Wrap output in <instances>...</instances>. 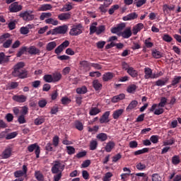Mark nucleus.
I'll return each instance as SVG.
<instances>
[{
  "label": "nucleus",
  "mask_w": 181,
  "mask_h": 181,
  "mask_svg": "<svg viewBox=\"0 0 181 181\" xmlns=\"http://www.w3.org/2000/svg\"><path fill=\"white\" fill-rule=\"evenodd\" d=\"M25 66L24 62H20L13 66L12 76L18 77V78H28V71L23 67Z\"/></svg>",
  "instance_id": "f257e3e1"
},
{
  "label": "nucleus",
  "mask_w": 181,
  "mask_h": 181,
  "mask_svg": "<svg viewBox=\"0 0 181 181\" xmlns=\"http://www.w3.org/2000/svg\"><path fill=\"white\" fill-rule=\"evenodd\" d=\"M26 173H28V167L26 165H23V170H16L14 172V177H16L14 181H23L26 177ZM24 176V177H23Z\"/></svg>",
  "instance_id": "f03ea898"
},
{
  "label": "nucleus",
  "mask_w": 181,
  "mask_h": 181,
  "mask_svg": "<svg viewBox=\"0 0 181 181\" xmlns=\"http://www.w3.org/2000/svg\"><path fill=\"white\" fill-rule=\"evenodd\" d=\"M83 33V25L76 24L71 26V29L69 31L71 36H78Z\"/></svg>",
  "instance_id": "7ed1b4c3"
},
{
  "label": "nucleus",
  "mask_w": 181,
  "mask_h": 181,
  "mask_svg": "<svg viewBox=\"0 0 181 181\" xmlns=\"http://www.w3.org/2000/svg\"><path fill=\"white\" fill-rule=\"evenodd\" d=\"M27 149L28 152H33V151H35L37 159L39 158V156L40 155V146H39L37 144H30L28 146Z\"/></svg>",
  "instance_id": "20e7f679"
},
{
  "label": "nucleus",
  "mask_w": 181,
  "mask_h": 181,
  "mask_svg": "<svg viewBox=\"0 0 181 181\" xmlns=\"http://www.w3.org/2000/svg\"><path fill=\"white\" fill-rule=\"evenodd\" d=\"M67 32V25H61L52 30V35H64Z\"/></svg>",
  "instance_id": "39448f33"
},
{
  "label": "nucleus",
  "mask_w": 181,
  "mask_h": 181,
  "mask_svg": "<svg viewBox=\"0 0 181 181\" xmlns=\"http://www.w3.org/2000/svg\"><path fill=\"white\" fill-rule=\"evenodd\" d=\"M33 11H25L20 14L21 18H23V21H29L35 19V15H33Z\"/></svg>",
  "instance_id": "423d86ee"
},
{
  "label": "nucleus",
  "mask_w": 181,
  "mask_h": 181,
  "mask_svg": "<svg viewBox=\"0 0 181 181\" xmlns=\"http://www.w3.org/2000/svg\"><path fill=\"white\" fill-rule=\"evenodd\" d=\"M61 170H64V165L56 161V163L52 168V173L54 174L62 173Z\"/></svg>",
  "instance_id": "0eeeda50"
},
{
  "label": "nucleus",
  "mask_w": 181,
  "mask_h": 181,
  "mask_svg": "<svg viewBox=\"0 0 181 181\" xmlns=\"http://www.w3.org/2000/svg\"><path fill=\"white\" fill-rule=\"evenodd\" d=\"M23 6L21 5H19L18 2H14L11 4L9 6V11L10 12L15 13L16 12H20V11H22Z\"/></svg>",
  "instance_id": "6e6552de"
},
{
  "label": "nucleus",
  "mask_w": 181,
  "mask_h": 181,
  "mask_svg": "<svg viewBox=\"0 0 181 181\" xmlns=\"http://www.w3.org/2000/svg\"><path fill=\"white\" fill-rule=\"evenodd\" d=\"M144 78H146V80L149 78L153 79L156 77L155 76V74L152 73V69L149 67H146L144 69Z\"/></svg>",
  "instance_id": "1a4fd4ad"
},
{
  "label": "nucleus",
  "mask_w": 181,
  "mask_h": 181,
  "mask_svg": "<svg viewBox=\"0 0 181 181\" xmlns=\"http://www.w3.org/2000/svg\"><path fill=\"white\" fill-rule=\"evenodd\" d=\"M13 100L16 103H26L28 97H26L25 95H16L13 96Z\"/></svg>",
  "instance_id": "9d476101"
},
{
  "label": "nucleus",
  "mask_w": 181,
  "mask_h": 181,
  "mask_svg": "<svg viewBox=\"0 0 181 181\" xmlns=\"http://www.w3.org/2000/svg\"><path fill=\"white\" fill-rule=\"evenodd\" d=\"M110 111L105 112L100 118V124H107L110 121Z\"/></svg>",
  "instance_id": "9b49d317"
},
{
  "label": "nucleus",
  "mask_w": 181,
  "mask_h": 181,
  "mask_svg": "<svg viewBox=\"0 0 181 181\" xmlns=\"http://www.w3.org/2000/svg\"><path fill=\"white\" fill-rule=\"evenodd\" d=\"M115 77V74L112 72H106L103 76V81H110Z\"/></svg>",
  "instance_id": "f8f14e48"
},
{
  "label": "nucleus",
  "mask_w": 181,
  "mask_h": 181,
  "mask_svg": "<svg viewBox=\"0 0 181 181\" xmlns=\"http://www.w3.org/2000/svg\"><path fill=\"white\" fill-rule=\"evenodd\" d=\"M71 18V13H62L59 15H58V19L59 21H69Z\"/></svg>",
  "instance_id": "ddd939ff"
},
{
  "label": "nucleus",
  "mask_w": 181,
  "mask_h": 181,
  "mask_svg": "<svg viewBox=\"0 0 181 181\" xmlns=\"http://www.w3.org/2000/svg\"><path fill=\"white\" fill-rule=\"evenodd\" d=\"M115 148V142L110 141L105 146V151L107 153L111 152Z\"/></svg>",
  "instance_id": "4468645a"
},
{
  "label": "nucleus",
  "mask_w": 181,
  "mask_h": 181,
  "mask_svg": "<svg viewBox=\"0 0 181 181\" xmlns=\"http://www.w3.org/2000/svg\"><path fill=\"white\" fill-rule=\"evenodd\" d=\"M144 29V23H139L133 27V35H138V32H141Z\"/></svg>",
  "instance_id": "2eb2a0df"
},
{
  "label": "nucleus",
  "mask_w": 181,
  "mask_h": 181,
  "mask_svg": "<svg viewBox=\"0 0 181 181\" xmlns=\"http://www.w3.org/2000/svg\"><path fill=\"white\" fill-rule=\"evenodd\" d=\"M168 81H169V78L158 79L155 82V86H157V87H163V86H166V84H168Z\"/></svg>",
  "instance_id": "dca6fc26"
},
{
  "label": "nucleus",
  "mask_w": 181,
  "mask_h": 181,
  "mask_svg": "<svg viewBox=\"0 0 181 181\" xmlns=\"http://www.w3.org/2000/svg\"><path fill=\"white\" fill-rule=\"evenodd\" d=\"M138 107V102L136 100H132L129 105L126 108V111L127 112H129L132 111L134 108H136Z\"/></svg>",
  "instance_id": "f3484780"
},
{
  "label": "nucleus",
  "mask_w": 181,
  "mask_h": 181,
  "mask_svg": "<svg viewBox=\"0 0 181 181\" xmlns=\"http://www.w3.org/2000/svg\"><path fill=\"white\" fill-rule=\"evenodd\" d=\"M121 36L124 37V39H129L130 37L132 36V31H131V28H127L122 33Z\"/></svg>",
  "instance_id": "a211bd4d"
},
{
  "label": "nucleus",
  "mask_w": 181,
  "mask_h": 181,
  "mask_svg": "<svg viewBox=\"0 0 181 181\" xmlns=\"http://www.w3.org/2000/svg\"><path fill=\"white\" fill-rule=\"evenodd\" d=\"M136 18H138V14H136V13L134 12L132 13L128 14L126 16H124L122 18L123 21H134V19H136Z\"/></svg>",
  "instance_id": "6ab92c4d"
},
{
  "label": "nucleus",
  "mask_w": 181,
  "mask_h": 181,
  "mask_svg": "<svg viewBox=\"0 0 181 181\" xmlns=\"http://www.w3.org/2000/svg\"><path fill=\"white\" fill-rule=\"evenodd\" d=\"M127 73L133 78L138 77V71L135 70L132 66L127 69Z\"/></svg>",
  "instance_id": "aec40b11"
},
{
  "label": "nucleus",
  "mask_w": 181,
  "mask_h": 181,
  "mask_svg": "<svg viewBox=\"0 0 181 181\" xmlns=\"http://www.w3.org/2000/svg\"><path fill=\"white\" fill-rule=\"evenodd\" d=\"M53 8V6H52L51 4H42L39 8H38V11L40 12H45L46 11H50V9H52Z\"/></svg>",
  "instance_id": "412c9836"
},
{
  "label": "nucleus",
  "mask_w": 181,
  "mask_h": 181,
  "mask_svg": "<svg viewBox=\"0 0 181 181\" xmlns=\"http://www.w3.org/2000/svg\"><path fill=\"white\" fill-rule=\"evenodd\" d=\"M110 5H111V3L109 4L103 3V4L100 5L98 10L100 11V12H101V13H107L108 11V9L107 8H108V6H110Z\"/></svg>",
  "instance_id": "4be33fe9"
},
{
  "label": "nucleus",
  "mask_w": 181,
  "mask_h": 181,
  "mask_svg": "<svg viewBox=\"0 0 181 181\" xmlns=\"http://www.w3.org/2000/svg\"><path fill=\"white\" fill-rule=\"evenodd\" d=\"M11 155H12V149L11 148H6L2 153L3 159H8L11 158Z\"/></svg>",
  "instance_id": "5701e85b"
},
{
  "label": "nucleus",
  "mask_w": 181,
  "mask_h": 181,
  "mask_svg": "<svg viewBox=\"0 0 181 181\" xmlns=\"http://www.w3.org/2000/svg\"><path fill=\"white\" fill-rule=\"evenodd\" d=\"M124 114V110L123 109H118L113 112L112 117L114 119H118L119 117H121V115Z\"/></svg>",
  "instance_id": "b1692460"
},
{
  "label": "nucleus",
  "mask_w": 181,
  "mask_h": 181,
  "mask_svg": "<svg viewBox=\"0 0 181 181\" xmlns=\"http://www.w3.org/2000/svg\"><path fill=\"white\" fill-rule=\"evenodd\" d=\"M57 46V43L56 42L52 41L47 44L46 45V50L47 52H52L55 47Z\"/></svg>",
  "instance_id": "393cba45"
},
{
  "label": "nucleus",
  "mask_w": 181,
  "mask_h": 181,
  "mask_svg": "<svg viewBox=\"0 0 181 181\" xmlns=\"http://www.w3.org/2000/svg\"><path fill=\"white\" fill-rule=\"evenodd\" d=\"M93 87L95 91H100V90L103 88V84H101L98 80H94L93 81Z\"/></svg>",
  "instance_id": "a878e982"
},
{
  "label": "nucleus",
  "mask_w": 181,
  "mask_h": 181,
  "mask_svg": "<svg viewBox=\"0 0 181 181\" xmlns=\"http://www.w3.org/2000/svg\"><path fill=\"white\" fill-rule=\"evenodd\" d=\"M28 52L30 54H39L40 50L36 48L35 46H31L28 49Z\"/></svg>",
  "instance_id": "bb28decb"
},
{
  "label": "nucleus",
  "mask_w": 181,
  "mask_h": 181,
  "mask_svg": "<svg viewBox=\"0 0 181 181\" xmlns=\"http://www.w3.org/2000/svg\"><path fill=\"white\" fill-rule=\"evenodd\" d=\"M45 121L46 119L45 117L40 116L34 120V124L35 125H42V124H43Z\"/></svg>",
  "instance_id": "cd10ccee"
},
{
  "label": "nucleus",
  "mask_w": 181,
  "mask_h": 181,
  "mask_svg": "<svg viewBox=\"0 0 181 181\" xmlns=\"http://www.w3.org/2000/svg\"><path fill=\"white\" fill-rule=\"evenodd\" d=\"M8 57H5V53L0 52V64H2V63H8Z\"/></svg>",
  "instance_id": "c85d7f7f"
},
{
  "label": "nucleus",
  "mask_w": 181,
  "mask_h": 181,
  "mask_svg": "<svg viewBox=\"0 0 181 181\" xmlns=\"http://www.w3.org/2000/svg\"><path fill=\"white\" fill-rule=\"evenodd\" d=\"M152 56L154 57V59H160L161 57H163V53L154 49L152 51Z\"/></svg>",
  "instance_id": "c756f323"
},
{
  "label": "nucleus",
  "mask_w": 181,
  "mask_h": 181,
  "mask_svg": "<svg viewBox=\"0 0 181 181\" xmlns=\"http://www.w3.org/2000/svg\"><path fill=\"white\" fill-rule=\"evenodd\" d=\"M163 146L173 145L175 144V138L170 137L169 139V137H168L167 139L163 142Z\"/></svg>",
  "instance_id": "7c9ffc66"
},
{
  "label": "nucleus",
  "mask_w": 181,
  "mask_h": 181,
  "mask_svg": "<svg viewBox=\"0 0 181 181\" xmlns=\"http://www.w3.org/2000/svg\"><path fill=\"white\" fill-rule=\"evenodd\" d=\"M96 138L101 142H104L108 139V136L105 133H100L96 136Z\"/></svg>",
  "instance_id": "2f4dec72"
},
{
  "label": "nucleus",
  "mask_w": 181,
  "mask_h": 181,
  "mask_svg": "<svg viewBox=\"0 0 181 181\" xmlns=\"http://www.w3.org/2000/svg\"><path fill=\"white\" fill-rule=\"evenodd\" d=\"M45 23H47L48 25H54V26H57V25H59V21L49 18L45 20Z\"/></svg>",
  "instance_id": "473e14b6"
},
{
  "label": "nucleus",
  "mask_w": 181,
  "mask_h": 181,
  "mask_svg": "<svg viewBox=\"0 0 181 181\" xmlns=\"http://www.w3.org/2000/svg\"><path fill=\"white\" fill-rule=\"evenodd\" d=\"M12 42H13L12 39H8L6 41H4V42H1V43H3L2 47L4 49H9V47H11V46L12 45Z\"/></svg>",
  "instance_id": "72a5a7b5"
},
{
  "label": "nucleus",
  "mask_w": 181,
  "mask_h": 181,
  "mask_svg": "<svg viewBox=\"0 0 181 181\" xmlns=\"http://www.w3.org/2000/svg\"><path fill=\"white\" fill-rule=\"evenodd\" d=\"M88 89L86 86H83L81 88H76V93L77 94H86L87 93Z\"/></svg>",
  "instance_id": "f704fd0d"
},
{
  "label": "nucleus",
  "mask_w": 181,
  "mask_h": 181,
  "mask_svg": "<svg viewBox=\"0 0 181 181\" xmlns=\"http://www.w3.org/2000/svg\"><path fill=\"white\" fill-rule=\"evenodd\" d=\"M62 74H60L59 72L53 74L52 75L53 82L60 81V80H62Z\"/></svg>",
  "instance_id": "c9c22d12"
},
{
  "label": "nucleus",
  "mask_w": 181,
  "mask_h": 181,
  "mask_svg": "<svg viewBox=\"0 0 181 181\" xmlns=\"http://www.w3.org/2000/svg\"><path fill=\"white\" fill-rule=\"evenodd\" d=\"M73 9V6L71 4H65L62 8H61L59 11L60 12H69V11H71Z\"/></svg>",
  "instance_id": "e433bc0d"
},
{
  "label": "nucleus",
  "mask_w": 181,
  "mask_h": 181,
  "mask_svg": "<svg viewBox=\"0 0 181 181\" xmlns=\"http://www.w3.org/2000/svg\"><path fill=\"white\" fill-rule=\"evenodd\" d=\"M101 110L98 107H91L89 111V115H97V114H100Z\"/></svg>",
  "instance_id": "4c0bfd02"
},
{
  "label": "nucleus",
  "mask_w": 181,
  "mask_h": 181,
  "mask_svg": "<svg viewBox=\"0 0 181 181\" xmlns=\"http://www.w3.org/2000/svg\"><path fill=\"white\" fill-rule=\"evenodd\" d=\"M11 37V34L9 33H6L0 36V42L1 43H4L6 42V39H9Z\"/></svg>",
  "instance_id": "58836bf2"
},
{
  "label": "nucleus",
  "mask_w": 181,
  "mask_h": 181,
  "mask_svg": "<svg viewBox=\"0 0 181 181\" xmlns=\"http://www.w3.org/2000/svg\"><path fill=\"white\" fill-rule=\"evenodd\" d=\"M118 9H119V5L115 4L112 6L108 11L109 15H113L114 12H115V11H118Z\"/></svg>",
  "instance_id": "ea45409f"
},
{
  "label": "nucleus",
  "mask_w": 181,
  "mask_h": 181,
  "mask_svg": "<svg viewBox=\"0 0 181 181\" xmlns=\"http://www.w3.org/2000/svg\"><path fill=\"white\" fill-rule=\"evenodd\" d=\"M16 136H18V132H13L6 135V139H13V138H16Z\"/></svg>",
  "instance_id": "a19ab883"
},
{
  "label": "nucleus",
  "mask_w": 181,
  "mask_h": 181,
  "mask_svg": "<svg viewBox=\"0 0 181 181\" xmlns=\"http://www.w3.org/2000/svg\"><path fill=\"white\" fill-rule=\"evenodd\" d=\"M43 80L45 81V83H53V76L46 74L43 76Z\"/></svg>",
  "instance_id": "79ce46f5"
},
{
  "label": "nucleus",
  "mask_w": 181,
  "mask_h": 181,
  "mask_svg": "<svg viewBox=\"0 0 181 181\" xmlns=\"http://www.w3.org/2000/svg\"><path fill=\"white\" fill-rule=\"evenodd\" d=\"M173 9H175V6H173V5L169 6L168 4H164L163 6V11L164 12H167V13H168V11H173Z\"/></svg>",
  "instance_id": "37998d69"
},
{
  "label": "nucleus",
  "mask_w": 181,
  "mask_h": 181,
  "mask_svg": "<svg viewBox=\"0 0 181 181\" xmlns=\"http://www.w3.org/2000/svg\"><path fill=\"white\" fill-rule=\"evenodd\" d=\"M97 146H98V143L95 140H93L90 143V150L95 151L97 149Z\"/></svg>",
  "instance_id": "c03bdc74"
},
{
  "label": "nucleus",
  "mask_w": 181,
  "mask_h": 181,
  "mask_svg": "<svg viewBox=\"0 0 181 181\" xmlns=\"http://www.w3.org/2000/svg\"><path fill=\"white\" fill-rule=\"evenodd\" d=\"M66 152L68 155H74L76 153V148L71 146H66Z\"/></svg>",
  "instance_id": "a18cd8bd"
},
{
  "label": "nucleus",
  "mask_w": 181,
  "mask_h": 181,
  "mask_svg": "<svg viewBox=\"0 0 181 181\" xmlns=\"http://www.w3.org/2000/svg\"><path fill=\"white\" fill-rule=\"evenodd\" d=\"M134 4L137 6V8H141L142 5L146 4V0H134Z\"/></svg>",
  "instance_id": "49530a36"
},
{
  "label": "nucleus",
  "mask_w": 181,
  "mask_h": 181,
  "mask_svg": "<svg viewBox=\"0 0 181 181\" xmlns=\"http://www.w3.org/2000/svg\"><path fill=\"white\" fill-rule=\"evenodd\" d=\"M7 25L9 30H13V29H16V20L11 21Z\"/></svg>",
  "instance_id": "de8ad7c7"
},
{
  "label": "nucleus",
  "mask_w": 181,
  "mask_h": 181,
  "mask_svg": "<svg viewBox=\"0 0 181 181\" xmlns=\"http://www.w3.org/2000/svg\"><path fill=\"white\" fill-rule=\"evenodd\" d=\"M180 80H181V76H175L174 77L173 80L172 81L171 86L175 87V86H176L177 84H179V83H180Z\"/></svg>",
  "instance_id": "09e8293b"
},
{
  "label": "nucleus",
  "mask_w": 181,
  "mask_h": 181,
  "mask_svg": "<svg viewBox=\"0 0 181 181\" xmlns=\"http://www.w3.org/2000/svg\"><path fill=\"white\" fill-rule=\"evenodd\" d=\"M35 176L37 181H44L45 180V177H43V174L41 173L39 171L35 172Z\"/></svg>",
  "instance_id": "8fccbe9b"
},
{
  "label": "nucleus",
  "mask_w": 181,
  "mask_h": 181,
  "mask_svg": "<svg viewBox=\"0 0 181 181\" xmlns=\"http://www.w3.org/2000/svg\"><path fill=\"white\" fill-rule=\"evenodd\" d=\"M105 32V25H100L96 30V35H100Z\"/></svg>",
  "instance_id": "3c124183"
},
{
  "label": "nucleus",
  "mask_w": 181,
  "mask_h": 181,
  "mask_svg": "<svg viewBox=\"0 0 181 181\" xmlns=\"http://www.w3.org/2000/svg\"><path fill=\"white\" fill-rule=\"evenodd\" d=\"M52 13H42L40 16V21H45L46 18H51Z\"/></svg>",
  "instance_id": "603ef678"
},
{
  "label": "nucleus",
  "mask_w": 181,
  "mask_h": 181,
  "mask_svg": "<svg viewBox=\"0 0 181 181\" xmlns=\"http://www.w3.org/2000/svg\"><path fill=\"white\" fill-rule=\"evenodd\" d=\"M173 165H179L180 163V157L179 156H174L172 158Z\"/></svg>",
  "instance_id": "864d4df0"
},
{
  "label": "nucleus",
  "mask_w": 181,
  "mask_h": 181,
  "mask_svg": "<svg viewBox=\"0 0 181 181\" xmlns=\"http://www.w3.org/2000/svg\"><path fill=\"white\" fill-rule=\"evenodd\" d=\"M75 127L78 131H83L84 129V126L83 125V123H81L80 121H76L75 122Z\"/></svg>",
  "instance_id": "5fc2aeb1"
},
{
  "label": "nucleus",
  "mask_w": 181,
  "mask_h": 181,
  "mask_svg": "<svg viewBox=\"0 0 181 181\" xmlns=\"http://www.w3.org/2000/svg\"><path fill=\"white\" fill-rule=\"evenodd\" d=\"M166 103H168V98L165 97H162L160 99V102L158 103V107L163 108L166 105Z\"/></svg>",
  "instance_id": "6e6d98bb"
},
{
  "label": "nucleus",
  "mask_w": 181,
  "mask_h": 181,
  "mask_svg": "<svg viewBox=\"0 0 181 181\" xmlns=\"http://www.w3.org/2000/svg\"><path fill=\"white\" fill-rule=\"evenodd\" d=\"M61 103L63 105H67V104H70V103H71V99L67 97H63L61 99Z\"/></svg>",
  "instance_id": "4d7b16f0"
},
{
  "label": "nucleus",
  "mask_w": 181,
  "mask_h": 181,
  "mask_svg": "<svg viewBox=\"0 0 181 181\" xmlns=\"http://www.w3.org/2000/svg\"><path fill=\"white\" fill-rule=\"evenodd\" d=\"M136 90V85L135 84L130 85L127 90V93H135Z\"/></svg>",
  "instance_id": "13d9d810"
},
{
  "label": "nucleus",
  "mask_w": 181,
  "mask_h": 181,
  "mask_svg": "<svg viewBox=\"0 0 181 181\" xmlns=\"http://www.w3.org/2000/svg\"><path fill=\"white\" fill-rule=\"evenodd\" d=\"M150 141L152 144H158L159 142V136L158 135H152L150 137Z\"/></svg>",
  "instance_id": "bf43d9fd"
},
{
  "label": "nucleus",
  "mask_w": 181,
  "mask_h": 181,
  "mask_svg": "<svg viewBox=\"0 0 181 181\" xmlns=\"http://www.w3.org/2000/svg\"><path fill=\"white\" fill-rule=\"evenodd\" d=\"M162 39L163 40H164V42H167L168 43L173 40V38H172V37H170V35L168 34H164L163 36L162 37Z\"/></svg>",
  "instance_id": "052dcab7"
},
{
  "label": "nucleus",
  "mask_w": 181,
  "mask_h": 181,
  "mask_svg": "<svg viewBox=\"0 0 181 181\" xmlns=\"http://www.w3.org/2000/svg\"><path fill=\"white\" fill-rule=\"evenodd\" d=\"M60 138H59V136H54L52 139V145L54 146L57 147L59 146V142Z\"/></svg>",
  "instance_id": "680f3d73"
},
{
  "label": "nucleus",
  "mask_w": 181,
  "mask_h": 181,
  "mask_svg": "<svg viewBox=\"0 0 181 181\" xmlns=\"http://www.w3.org/2000/svg\"><path fill=\"white\" fill-rule=\"evenodd\" d=\"M38 105L40 108H45V105H47V100L42 99L38 101Z\"/></svg>",
  "instance_id": "e2e57ef3"
},
{
  "label": "nucleus",
  "mask_w": 181,
  "mask_h": 181,
  "mask_svg": "<svg viewBox=\"0 0 181 181\" xmlns=\"http://www.w3.org/2000/svg\"><path fill=\"white\" fill-rule=\"evenodd\" d=\"M86 155H87V151H83L78 153L75 156V158H77V159H81V158H84V156H86Z\"/></svg>",
  "instance_id": "0e129e2a"
},
{
  "label": "nucleus",
  "mask_w": 181,
  "mask_h": 181,
  "mask_svg": "<svg viewBox=\"0 0 181 181\" xmlns=\"http://www.w3.org/2000/svg\"><path fill=\"white\" fill-rule=\"evenodd\" d=\"M20 33L21 35H28V33H29V28H28V27H21L20 28Z\"/></svg>",
  "instance_id": "69168bd1"
},
{
  "label": "nucleus",
  "mask_w": 181,
  "mask_h": 181,
  "mask_svg": "<svg viewBox=\"0 0 181 181\" xmlns=\"http://www.w3.org/2000/svg\"><path fill=\"white\" fill-rule=\"evenodd\" d=\"M18 122L19 124H26V119H25V116L23 115L18 116Z\"/></svg>",
  "instance_id": "338daca9"
},
{
  "label": "nucleus",
  "mask_w": 181,
  "mask_h": 181,
  "mask_svg": "<svg viewBox=\"0 0 181 181\" xmlns=\"http://www.w3.org/2000/svg\"><path fill=\"white\" fill-rule=\"evenodd\" d=\"M152 181H162V177H160L158 173L153 174Z\"/></svg>",
  "instance_id": "774afa93"
}]
</instances>
